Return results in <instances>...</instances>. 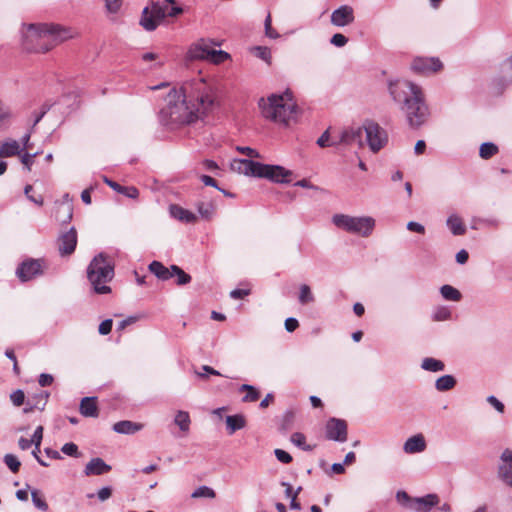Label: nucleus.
Returning <instances> with one entry per match:
<instances>
[{"label": "nucleus", "mask_w": 512, "mask_h": 512, "mask_svg": "<svg viewBox=\"0 0 512 512\" xmlns=\"http://www.w3.org/2000/svg\"><path fill=\"white\" fill-rule=\"evenodd\" d=\"M216 103L212 83L202 76L183 82L180 91L168 94L167 106L162 113L174 124H190L203 118Z\"/></svg>", "instance_id": "nucleus-1"}, {"label": "nucleus", "mask_w": 512, "mask_h": 512, "mask_svg": "<svg viewBox=\"0 0 512 512\" xmlns=\"http://www.w3.org/2000/svg\"><path fill=\"white\" fill-rule=\"evenodd\" d=\"M388 91L394 102L401 105L409 126L421 127L430 116L422 88L407 80H390Z\"/></svg>", "instance_id": "nucleus-2"}, {"label": "nucleus", "mask_w": 512, "mask_h": 512, "mask_svg": "<svg viewBox=\"0 0 512 512\" xmlns=\"http://www.w3.org/2000/svg\"><path fill=\"white\" fill-rule=\"evenodd\" d=\"M70 37L69 32L55 24H29L22 31V48L28 53H45Z\"/></svg>", "instance_id": "nucleus-3"}, {"label": "nucleus", "mask_w": 512, "mask_h": 512, "mask_svg": "<svg viewBox=\"0 0 512 512\" xmlns=\"http://www.w3.org/2000/svg\"><path fill=\"white\" fill-rule=\"evenodd\" d=\"M231 169L240 174L264 178L273 183L288 184L293 172L280 165L263 164L252 159H234Z\"/></svg>", "instance_id": "nucleus-4"}, {"label": "nucleus", "mask_w": 512, "mask_h": 512, "mask_svg": "<svg viewBox=\"0 0 512 512\" xmlns=\"http://www.w3.org/2000/svg\"><path fill=\"white\" fill-rule=\"evenodd\" d=\"M259 107L264 118L286 125L295 118L297 113V105L289 91L283 94H272L266 100L261 98Z\"/></svg>", "instance_id": "nucleus-5"}, {"label": "nucleus", "mask_w": 512, "mask_h": 512, "mask_svg": "<svg viewBox=\"0 0 512 512\" xmlns=\"http://www.w3.org/2000/svg\"><path fill=\"white\" fill-rule=\"evenodd\" d=\"M114 268L112 261L105 253H99L90 262L87 268V277L93 289L98 294H107L111 291L105 283L112 280Z\"/></svg>", "instance_id": "nucleus-6"}, {"label": "nucleus", "mask_w": 512, "mask_h": 512, "mask_svg": "<svg viewBox=\"0 0 512 512\" xmlns=\"http://www.w3.org/2000/svg\"><path fill=\"white\" fill-rule=\"evenodd\" d=\"M332 223L352 234L369 237L375 228V219L371 216H350L347 214H335Z\"/></svg>", "instance_id": "nucleus-7"}, {"label": "nucleus", "mask_w": 512, "mask_h": 512, "mask_svg": "<svg viewBox=\"0 0 512 512\" xmlns=\"http://www.w3.org/2000/svg\"><path fill=\"white\" fill-rule=\"evenodd\" d=\"M170 4H175V0H149V4L142 10L140 26L148 32L156 30L165 19L164 13Z\"/></svg>", "instance_id": "nucleus-8"}, {"label": "nucleus", "mask_w": 512, "mask_h": 512, "mask_svg": "<svg viewBox=\"0 0 512 512\" xmlns=\"http://www.w3.org/2000/svg\"><path fill=\"white\" fill-rule=\"evenodd\" d=\"M188 57L191 60H206L219 64L228 59L229 54L223 50L212 48L211 43L207 39L202 38L190 46Z\"/></svg>", "instance_id": "nucleus-9"}, {"label": "nucleus", "mask_w": 512, "mask_h": 512, "mask_svg": "<svg viewBox=\"0 0 512 512\" xmlns=\"http://www.w3.org/2000/svg\"><path fill=\"white\" fill-rule=\"evenodd\" d=\"M363 129L367 144L372 152H378L387 144V132L378 123L368 120L363 124Z\"/></svg>", "instance_id": "nucleus-10"}, {"label": "nucleus", "mask_w": 512, "mask_h": 512, "mask_svg": "<svg viewBox=\"0 0 512 512\" xmlns=\"http://www.w3.org/2000/svg\"><path fill=\"white\" fill-rule=\"evenodd\" d=\"M325 436L328 440L345 442L348 436L346 421L334 417L330 418L325 425Z\"/></svg>", "instance_id": "nucleus-11"}, {"label": "nucleus", "mask_w": 512, "mask_h": 512, "mask_svg": "<svg viewBox=\"0 0 512 512\" xmlns=\"http://www.w3.org/2000/svg\"><path fill=\"white\" fill-rule=\"evenodd\" d=\"M42 260L27 259L19 264L16 269V275L21 282H27L43 274Z\"/></svg>", "instance_id": "nucleus-12"}, {"label": "nucleus", "mask_w": 512, "mask_h": 512, "mask_svg": "<svg viewBox=\"0 0 512 512\" xmlns=\"http://www.w3.org/2000/svg\"><path fill=\"white\" fill-rule=\"evenodd\" d=\"M443 67L439 58L417 57L411 63V70L416 74L429 75L438 72Z\"/></svg>", "instance_id": "nucleus-13"}, {"label": "nucleus", "mask_w": 512, "mask_h": 512, "mask_svg": "<svg viewBox=\"0 0 512 512\" xmlns=\"http://www.w3.org/2000/svg\"><path fill=\"white\" fill-rule=\"evenodd\" d=\"M58 251L61 256L71 255L77 245V231L71 227L68 231L60 233L58 239Z\"/></svg>", "instance_id": "nucleus-14"}, {"label": "nucleus", "mask_w": 512, "mask_h": 512, "mask_svg": "<svg viewBox=\"0 0 512 512\" xmlns=\"http://www.w3.org/2000/svg\"><path fill=\"white\" fill-rule=\"evenodd\" d=\"M355 20L354 9L349 5H342L335 9L330 17L331 24L336 27H345Z\"/></svg>", "instance_id": "nucleus-15"}, {"label": "nucleus", "mask_w": 512, "mask_h": 512, "mask_svg": "<svg viewBox=\"0 0 512 512\" xmlns=\"http://www.w3.org/2000/svg\"><path fill=\"white\" fill-rule=\"evenodd\" d=\"M363 127H349L339 131V142H343V146L358 145L363 147Z\"/></svg>", "instance_id": "nucleus-16"}, {"label": "nucleus", "mask_w": 512, "mask_h": 512, "mask_svg": "<svg viewBox=\"0 0 512 512\" xmlns=\"http://www.w3.org/2000/svg\"><path fill=\"white\" fill-rule=\"evenodd\" d=\"M439 497L436 494H427L423 497H414L410 511L430 512L433 507L439 504Z\"/></svg>", "instance_id": "nucleus-17"}, {"label": "nucleus", "mask_w": 512, "mask_h": 512, "mask_svg": "<svg viewBox=\"0 0 512 512\" xmlns=\"http://www.w3.org/2000/svg\"><path fill=\"white\" fill-rule=\"evenodd\" d=\"M501 464L499 466V477L512 487V451L505 449L501 454Z\"/></svg>", "instance_id": "nucleus-18"}, {"label": "nucleus", "mask_w": 512, "mask_h": 512, "mask_svg": "<svg viewBox=\"0 0 512 512\" xmlns=\"http://www.w3.org/2000/svg\"><path fill=\"white\" fill-rule=\"evenodd\" d=\"M111 470V466L105 463L102 458L96 457L91 459L85 466L84 473L86 476L103 475Z\"/></svg>", "instance_id": "nucleus-19"}, {"label": "nucleus", "mask_w": 512, "mask_h": 512, "mask_svg": "<svg viewBox=\"0 0 512 512\" xmlns=\"http://www.w3.org/2000/svg\"><path fill=\"white\" fill-rule=\"evenodd\" d=\"M426 449V441L422 434L409 437L404 445L403 450L407 454L421 453Z\"/></svg>", "instance_id": "nucleus-20"}, {"label": "nucleus", "mask_w": 512, "mask_h": 512, "mask_svg": "<svg viewBox=\"0 0 512 512\" xmlns=\"http://www.w3.org/2000/svg\"><path fill=\"white\" fill-rule=\"evenodd\" d=\"M79 411L84 417H98L99 410L97 406L96 397H84L82 398L79 406Z\"/></svg>", "instance_id": "nucleus-21"}, {"label": "nucleus", "mask_w": 512, "mask_h": 512, "mask_svg": "<svg viewBox=\"0 0 512 512\" xmlns=\"http://www.w3.org/2000/svg\"><path fill=\"white\" fill-rule=\"evenodd\" d=\"M142 428H143V424L132 422L129 420H122V421L116 422L112 427L114 432H116L118 434H126V435L135 434L136 432L142 430Z\"/></svg>", "instance_id": "nucleus-22"}, {"label": "nucleus", "mask_w": 512, "mask_h": 512, "mask_svg": "<svg viewBox=\"0 0 512 512\" xmlns=\"http://www.w3.org/2000/svg\"><path fill=\"white\" fill-rule=\"evenodd\" d=\"M42 439H43V427L42 426H38L31 439H30V442H32V445H34V449L32 451V456L37 460V462L43 466V467H48L49 464L47 462H45L43 459L40 458L39 456V453H40V446H41V443H42Z\"/></svg>", "instance_id": "nucleus-23"}, {"label": "nucleus", "mask_w": 512, "mask_h": 512, "mask_svg": "<svg viewBox=\"0 0 512 512\" xmlns=\"http://www.w3.org/2000/svg\"><path fill=\"white\" fill-rule=\"evenodd\" d=\"M169 211L173 218L184 223H194L197 219L194 213L176 204L170 205Z\"/></svg>", "instance_id": "nucleus-24"}, {"label": "nucleus", "mask_w": 512, "mask_h": 512, "mask_svg": "<svg viewBox=\"0 0 512 512\" xmlns=\"http://www.w3.org/2000/svg\"><path fill=\"white\" fill-rule=\"evenodd\" d=\"M225 422L229 435L246 426V419L242 414L229 415L226 417Z\"/></svg>", "instance_id": "nucleus-25"}, {"label": "nucleus", "mask_w": 512, "mask_h": 512, "mask_svg": "<svg viewBox=\"0 0 512 512\" xmlns=\"http://www.w3.org/2000/svg\"><path fill=\"white\" fill-rule=\"evenodd\" d=\"M104 182L108 186H110L113 190L117 191L118 193L124 194L128 198L134 199V198H137L139 195L138 189L133 186H129V187L122 186V185L118 184L117 182L110 180L107 177H104Z\"/></svg>", "instance_id": "nucleus-26"}, {"label": "nucleus", "mask_w": 512, "mask_h": 512, "mask_svg": "<svg viewBox=\"0 0 512 512\" xmlns=\"http://www.w3.org/2000/svg\"><path fill=\"white\" fill-rule=\"evenodd\" d=\"M55 217L58 222L61 224H67L72 220L73 217V207L71 204L62 203L57 206Z\"/></svg>", "instance_id": "nucleus-27"}, {"label": "nucleus", "mask_w": 512, "mask_h": 512, "mask_svg": "<svg viewBox=\"0 0 512 512\" xmlns=\"http://www.w3.org/2000/svg\"><path fill=\"white\" fill-rule=\"evenodd\" d=\"M20 144L16 140H8L0 143V157H12L20 154Z\"/></svg>", "instance_id": "nucleus-28"}, {"label": "nucleus", "mask_w": 512, "mask_h": 512, "mask_svg": "<svg viewBox=\"0 0 512 512\" xmlns=\"http://www.w3.org/2000/svg\"><path fill=\"white\" fill-rule=\"evenodd\" d=\"M446 224L451 233L455 236L464 235L466 233V227L464 223L462 222L461 218L455 214L450 215L447 218Z\"/></svg>", "instance_id": "nucleus-29"}, {"label": "nucleus", "mask_w": 512, "mask_h": 512, "mask_svg": "<svg viewBox=\"0 0 512 512\" xmlns=\"http://www.w3.org/2000/svg\"><path fill=\"white\" fill-rule=\"evenodd\" d=\"M149 270L153 273L158 279L162 281H166L171 278V267H165L159 261H153L149 264Z\"/></svg>", "instance_id": "nucleus-30"}, {"label": "nucleus", "mask_w": 512, "mask_h": 512, "mask_svg": "<svg viewBox=\"0 0 512 512\" xmlns=\"http://www.w3.org/2000/svg\"><path fill=\"white\" fill-rule=\"evenodd\" d=\"M456 383L454 376L447 374L436 380L435 388L440 392L449 391L455 387Z\"/></svg>", "instance_id": "nucleus-31"}, {"label": "nucleus", "mask_w": 512, "mask_h": 512, "mask_svg": "<svg viewBox=\"0 0 512 512\" xmlns=\"http://www.w3.org/2000/svg\"><path fill=\"white\" fill-rule=\"evenodd\" d=\"M174 423H175V425H177L179 427V429L182 432L188 433L190 430V424H191V419H190L189 413L186 411H182V410L178 411L175 415Z\"/></svg>", "instance_id": "nucleus-32"}, {"label": "nucleus", "mask_w": 512, "mask_h": 512, "mask_svg": "<svg viewBox=\"0 0 512 512\" xmlns=\"http://www.w3.org/2000/svg\"><path fill=\"white\" fill-rule=\"evenodd\" d=\"M421 368L426 371L440 372L445 369V364L441 360L427 357L423 359Z\"/></svg>", "instance_id": "nucleus-33"}, {"label": "nucleus", "mask_w": 512, "mask_h": 512, "mask_svg": "<svg viewBox=\"0 0 512 512\" xmlns=\"http://www.w3.org/2000/svg\"><path fill=\"white\" fill-rule=\"evenodd\" d=\"M440 293L442 297L448 301L457 302L460 301L462 298L460 291L448 284L441 286Z\"/></svg>", "instance_id": "nucleus-34"}, {"label": "nucleus", "mask_w": 512, "mask_h": 512, "mask_svg": "<svg viewBox=\"0 0 512 512\" xmlns=\"http://www.w3.org/2000/svg\"><path fill=\"white\" fill-rule=\"evenodd\" d=\"M13 117L14 114L10 106L0 101V128H7Z\"/></svg>", "instance_id": "nucleus-35"}, {"label": "nucleus", "mask_w": 512, "mask_h": 512, "mask_svg": "<svg viewBox=\"0 0 512 512\" xmlns=\"http://www.w3.org/2000/svg\"><path fill=\"white\" fill-rule=\"evenodd\" d=\"M176 276V284L179 286L186 285L191 281V276L177 265H171V277Z\"/></svg>", "instance_id": "nucleus-36"}, {"label": "nucleus", "mask_w": 512, "mask_h": 512, "mask_svg": "<svg viewBox=\"0 0 512 512\" xmlns=\"http://www.w3.org/2000/svg\"><path fill=\"white\" fill-rule=\"evenodd\" d=\"M197 210L203 219L210 220L215 212V205L212 202H199Z\"/></svg>", "instance_id": "nucleus-37"}, {"label": "nucleus", "mask_w": 512, "mask_h": 512, "mask_svg": "<svg viewBox=\"0 0 512 512\" xmlns=\"http://www.w3.org/2000/svg\"><path fill=\"white\" fill-rule=\"evenodd\" d=\"M239 391H247V394L242 398L243 402H255L259 399V391L252 385L243 384L240 386Z\"/></svg>", "instance_id": "nucleus-38"}, {"label": "nucleus", "mask_w": 512, "mask_h": 512, "mask_svg": "<svg viewBox=\"0 0 512 512\" xmlns=\"http://www.w3.org/2000/svg\"><path fill=\"white\" fill-rule=\"evenodd\" d=\"M291 442L304 451H312L314 446L306 444V437L301 432H295L291 435Z\"/></svg>", "instance_id": "nucleus-39"}, {"label": "nucleus", "mask_w": 512, "mask_h": 512, "mask_svg": "<svg viewBox=\"0 0 512 512\" xmlns=\"http://www.w3.org/2000/svg\"><path fill=\"white\" fill-rule=\"evenodd\" d=\"M252 53L259 59L266 62L268 65L271 64L272 55L270 48L266 46H255L252 48Z\"/></svg>", "instance_id": "nucleus-40"}, {"label": "nucleus", "mask_w": 512, "mask_h": 512, "mask_svg": "<svg viewBox=\"0 0 512 512\" xmlns=\"http://www.w3.org/2000/svg\"><path fill=\"white\" fill-rule=\"evenodd\" d=\"M498 152V147L492 142H485L481 144L479 155L483 159H489Z\"/></svg>", "instance_id": "nucleus-41"}, {"label": "nucleus", "mask_w": 512, "mask_h": 512, "mask_svg": "<svg viewBox=\"0 0 512 512\" xmlns=\"http://www.w3.org/2000/svg\"><path fill=\"white\" fill-rule=\"evenodd\" d=\"M3 461L12 473H17L19 471L21 462L14 454H5Z\"/></svg>", "instance_id": "nucleus-42"}, {"label": "nucleus", "mask_w": 512, "mask_h": 512, "mask_svg": "<svg viewBox=\"0 0 512 512\" xmlns=\"http://www.w3.org/2000/svg\"><path fill=\"white\" fill-rule=\"evenodd\" d=\"M314 301V296L311 292L310 287L307 284H302L300 286V292H299V302L302 305L311 303Z\"/></svg>", "instance_id": "nucleus-43"}, {"label": "nucleus", "mask_w": 512, "mask_h": 512, "mask_svg": "<svg viewBox=\"0 0 512 512\" xmlns=\"http://www.w3.org/2000/svg\"><path fill=\"white\" fill-rule=\"evenodd\" d=\"M49 395L50 394L48 392L41 391L40 396L43 397V403L41 405H38V402H34L31 404L29 400L26 404V407L23 409V412L27 414L32 412L34 409L44 410Z\"/></svg>", "instance_id": "nucleus-44"}, {"label": "nucleus", "mask_w": 512, "mask_h": 512, "mask_svg": "<svg viewBox=\"0 0 512 512\" xmlns=\"http://www.w3.org/2000/svg\"><path fill=\"white\" fill-rule=\"evenodd\" d=\"M31 499L34 504V506L41 510V511H47L48 510V504L45 501V499L40 495L38 490H32L31 492Z\"/></svg>", "instance_id": "nucleus-45"}, {"label": "nucleus", "mask_w": 512, "mask_h": 512, "mask_svg": "<svg viewBox=\"0 0 512 512\" xmlns=\"http://www.w3.org/2000/svg\"><path fill=\"white\" fill-rule=\"evenodd\" d=\"M112 492H113V490L110 486H105V487H102L101 489H99L96 494L88 493L87 498L92 499L95 496H97L99 501L105 502L112 496Z\"/></svg>", "instance_id": "nucleus-46"}, {"label": "nucleus", "mask_w": 512, "mask_h": 512, "mask_svg": "<svg viewBox=\"0 0 512 512\" xmlns=\"http://www.w3.org/2000/svg\"><path fill=\"white\" fill-rule=\"evenodd\" d=\"M414 497H411L406 491L400 490L396 493L397 502L405 509L410 510Z\"/></svg>", "instance_id": "nucleus-47"}, {"label": "nucleus", "mask_w": 512, "mask_h": 512, "mask_svg": "<svg viewBox=\"0 0 512 512\" xmlns=\"http://www.w3.org/2000/svg\"><path fill=\"white\" fill-rule=\"evenodd\" d=\"M451 311L444 306L437 307L433 312V320L434 321H445L451 318Z\"/></svg>", "instance_id": "nucleus-48"}, {"label": "nucleus", "mask_w": 512, "mask_h": 512, "mask_svg": "<svg viewBox=\"0 0 512 512\" xmlns=\"http://www.w3.org/2000/svg\"><path fill=\"white\" fill-rule=\"evenodd\" d=\"M192 498H214L215 497V491L208 487V486H200L198 487L192 494Z\"/></svg>", "instance_id": "nucleus-49"}, {"label": "nucleus", "mask_w": 512, "mask_h": 512, "mask_svg": "<svg viewBox=\"0 0 512 512\" xmlns=\"http://www.w3.org/2000/svg\"><path fill=\"white\" fill-rule=\"evenodd\" d=\"M264 28H265V35L271 39H277L280 37L279 33L272 28V19L270 13L267 15L265 22H264Z\"/></svg>", "instance_id": "nucleus-50"}, {"label": "nucleus", "mask_w": 512, "mask_h": 512, "mask_svg": "<svg viewBox=\"0 0 512 512\" xmlns=\"http://www.w3.org/2000/svg\"><path fill=\"white\" fill-rule=\"evenodd\" d=\"M61 452L71 457L77 458L80 456L78 446L73 442L65 443L61 448Z\"/></svg>", "instance_id": "nucleus-51"}, {"label": "nucleus", "mask_w": 512, "mask_h": 512, "mask_svg": "<svg viewBox=\"0 0 512 512\" xmlns=\"http://www.w3.org/2000/svg\"><path fill=\"white\" fill-rule=\"evenodd\" d=\"M51 105L45 103L42 105L40 112H34L32 115L34 117L31 130L42 120V118L46 115V113L50 110Z\"/></svg>", "instance_id": "nucleus-52"}, {"label": "nucleus", "mask_w": 512, "mask_h": 512, "mask_svg": "<svg viewBox=\"0 0 512 512\" xmlns=\"http://www.w3.org/2000/svg\"><path fill=\"white\" fill-rule=\"evenodd\" d=\"M10 399L16 407H19L24 404L25 394L21 389H18L10 395Z\"/></svg>", "instance_id": "nucleus-53"}, {"label": "nucleus", "mask_w": 512, "mask_h": 512, "mask_svg": "<svg viewBox=\"0 0 512 512\" xmlns=\"http://www.w3.org/2000/svg\"><path fill=\"white\" fill-rule=\"evenodd\" d=\"M121 6L122 0H105V7L109 13H118Z\"/></svg>", "instance_id": "nucleus-54"}, {"label": "nucleus", "mask_w": 512, "mask_h": 512, "mask_svg": "<svg viewBox=\"0 0 512 512\" xmlns=\"http://www.w3.org/2000/svg\"><path fill=\"white\" fill-rule=\"evenodd\" d=\"M330 43L336 47H343L348 43V38L341 33H336L331 37Z\"/></svg>", "instance_id": "nucleus-55"}, {"label": "nucleus", "mask_w": 512, "mask_h": 512, "mask_svg": "<svg viewBox=\"0 0 512 512\" xmlns=\"http://www.w3.org/2000/svg\"><path fill=\"white\" fill-rule=\"evenodd\" d=\"M330 138H331V133H330V128H328L327 130H325L322 135L317 139V145L321 148H326V147H330Z\"/></svg>", "instance_id": "nucleus-56"}, {"label": "nucleus", "mask_w": 512, "mask_h": 512, "mask_svg": "<svg viewBox=\"0 0 512 512\" xmlns=\"http://www.w3.org/2000/svg\"><path fill=\"white\" fill-rule=\"evenodd\" d=\"M274 454L277 460L280 461L281 463L288 464L292 461V456L285 450L275 449Z\"/></svg>", "instance_id": "nucleus-57"}, {"label": "nucleus", "mask_w": 512, "mask_h": 512, "mask_svg": "<svg viewBox=\"0 0 512 512\" xmlns=\"http://www.w3.org/2000/svg\"><path fill=\"white\" fill-rule=\"evenodd\" d=\"M487 402L493 406L499 413H504L505 411V406L504 404L499 400L497 399L495 396L493 395H490L487 397Z\"/></svg>", "instance_id": "nucleus-58"}, {"label": "nucleus", "mask_w": 512, "mask_h": 512, "mask_svg": "<svg viewBox=\"0 0 512 512\" xmlns=\"http://www.w3.org/2000/svg\"><path fill=\"white\" fill-rule=\"evenodd\" d=\"M183 13V8L175 4H170L166 10L165 18L166 17H177L178 15Z\"/></svg>", "instance_id": "nucleus-59"}, {"label": "nucleus", "mask_w": 512, "mask_h": 512, "mask_svg": "<svg viewBox=\"0 0 512 512\" xmlns=\"http://www.w3.org/2000/svg\"><path fill=\"white\" fill-rule=\"evenodd\" d=\"M113 321L112 319H106L99 325L98 332L101 335H108L112 330Z\"/></svg>", "instance_id": "nucleus-60"}, {"label": "nucleus", "mask_w": 512, "mask_h": 512, "mask_svg": "<svg viewBox=\"0 0 512 512\" xmlns=\"http://www.w3.org/2000/svg\"><path fill=\"white\" fill-rule=\"evenodd\" d=\"M237 150L250 158H260L259 152L251 147L238 146Z\"/></svg>", "instance_id": "nucleus-61"}, {"label": "nucleus", "mask_w": 512, "mask_h": 512, "mask_svg": "<svg viewBox=\"0 0 512 512\" xmlns=\"http://www.w3.org/2000/svg\"><path fill=\"white\" fill-rule=\"evenodd\" d=\"M53 376L51 374L42 373L39 376L38 383L41 387L50 386L53 383Z\"/></svg>", "instance_id": "nucleus-62"}, {"label": "nucleus", "mask_w": 512, "mask_h": 512, "mask_svg": "<svg viewBox=\"0 0 512 512\" xmlns=\"http://www.w3.org/2000/svg\"><path fill=\"white\" fill-rule=\"evenodd\" d=\"M407 229L409 231H412V232H416V233H419V234H424L425 233V227L418 223V222H415V221H410L407 223Z\"/></svg>", "instance_id": "nucleus-63"}, {"label": "nucleus", "mask_w": 512, "mask_h": 512, "mask_svg": "<svg viewBox=\"0 0 512 512\" xmlns=\"http://www.w3.org/2000/svg\"><path fill=\"white\" fill-rule=\"evenodd\" d=\"M480 223L485 227H493L497 228L501 224L500 219L491 217V218H484L480 220Z\"/></svg>", "instance_id": "nucleus-64"}]
</instances>
